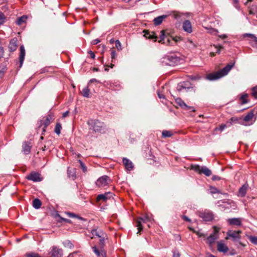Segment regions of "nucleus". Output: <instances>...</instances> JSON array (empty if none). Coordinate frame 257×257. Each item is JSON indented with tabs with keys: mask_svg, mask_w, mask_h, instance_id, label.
I'll return each mask as SVG.
<instances>
[{
	"mask_svg": "<svg viewBox=\"0 0 257 257\" xmlns=\"http://www.w3.org/2000/svg\"><path fill=\"white\" fill-rule=\"evenodd\" d=\"M113 194L111 192H107L104 194H101L97 195L96 201L98 203L100 201L106 202L107 200L110 199L113 197Z\"/></svg>",
	"mask_w": 257,
	"mask_h": 257,
	"instance_id": "obj_10",
	"label": "nucleus"
},
{
	"mask_svg": "<svg viewBox=\"0 0 257 257\" xmlns=\"http://www.w3.org/2000/svg\"><path fill=\"white\" fill-rule=\"evenodd\" d=\"M154 24L158 26L161 24V16L157 17L154 20Z\"/></svg>",
	"mask_w": 257,
	"mask_h": 257,
	"instance_id": "obj_45",
	"label": "nucleus"
},
{
	"mask_svg": "<svg viewBox=\"0 0 257 257\" xmlns=\"http://www.w3.org/2000/svg\"><path fill=\"white\" fill-rule=\"evenodd\" d=\"M248 238L253 244H257V237L253 236H249Z\"/></svg>",
	"mask_w": 257,
	"mask_h": 257,
	"instance_id": "obj_43",
	"label": "nucleus"
},
{
	"mask_svg": "<svg viewBox=\"0 0 257 257\" xmlns=\"http://www.w3.org/2000/svg\"><path fill=\"white\" fill-rule=\"evenodd\" d=\"M169 15H162V22L163 21V20L166 18Z\"/></svg>",
	"mask_w": 257,
	"mask_h": 257,
	"instance_id": "obj_63",
	"label": "nucleus"
},
{
	"mask_svg": "<svg viewBox=\"0 0 257 257\" xmlns=\"http://www.w3.org/2000/svg\"><path fill=\"white\" fill-rule=\"evenodd\" d=\"M248 97L247 94L242 95L240 97L242 104H245L247 102V97Z\"/></svg>",
	"mask_w": 257,
	"mask_h": 257,
	"instance_id": "obj_42",
	"label": "nucleus"
},
{
	"mask_svg": "<svg viewBox=\"0 0 257 257\" xmlns=\"http://www.w3.org/2000/svg\"><path fill=\"white\" fill-rule=\"evenodd\" d=\"M214 46L217 49L216 52L217 54H219L220 52V50L223 49V47L221 45H214Z\"/></svg>",
	"mask_w": 257,
	"mask_h": 257,
	"instance_id": "obj_50",
	"label": "nucleus"
},
{
	"mask_svg": "<svg viewBox=\"0 0 257 257\" xmlns=\"http://www.w3.org/2000/svg\"><path fill=\"white\" fill-rule=\"evenodd\" d=\"M217 248L219 252L224 253L227 252L228 250V247L225 244L221 242H218Z\"/></svg>",
	"mask_w": 257,
	"mask_h": 257,
	"instance_id": "obj_24",
	"label": "nucleus"
},
{
	"mask_svg": "<svg viewBox=\"0 0 257 257\" xmlns=\"http://www.w3.org/2000/svg\"><path fill=\"white\" fill-rule=\"evenodd\" d=\"M87 123L89 127V130H91L95 133H102L105 131L104 123L98 119H89L87 121Z\"/></svg>",
	"mask_w": 257,
	"mask_h": 257,
	"instance_id": "obj_3",
	"label": "nucleus"
},
{
	"mask_svg": "<svg viewBox=\"0 0 257 257\" xmlns=\"http://www.w3.org/2000/svg\"><path fill=\"white\" fill-rule=\"evenodd\" d=\"M122 162L127 170L131 171L133 169L134 166L131 161L126 158H123L122 159Z\"/></svg>",
	"mask_w": 257,
	"mask_h": 257,
	"instance_id": "obj_20",
	"label": "nucleus"
},
{
	"mask_svg": "<svg viewBox=\"0 0 257 257\" xmlns=\"http://www.w3.org/2000/svg\"><path fill=\"white\" fill-rule=\"evenodd\" d=\"M197 215L205 221H211L214 218L213 213L207 210L203 211H199L197 213Z\"/></svg>",
	"mask_w": 257,
	"mask_h": 257,
	"instance_id": "obj_7",
	"label": "nucleus"
},
{
	"mask_svg": "<svg viewBox=\"0 0 257 257\" xmlns=\"http://www.w3.org/2000/svg\"><path fill=\"white\" fill-rule=\"evenodd\" d=\"M63 244L65 246H66V247H68L69 248H71L73 246V244H72V243L69 240H66V241L64 242Z\"/></svg>",
	"mask_w": 257,
	"mask_h": 257,
	"instance_id": "obj_47",
	"label": "nucleus"
},
{
	"mask_svg": "<svg viewBox=\"0 0 257 257\" xmlns=\"http://www.w3.org/2000/svg\"><path fill=\"white\" fill-rule=\"evenodd\" d=\"M108 88L112 90H118L120 89V85L119 84L111 83L109 84Z\"/></svg>",
	"mask_w": 257,
	"mask_h": 257,
	"instance_id": "obj_30",
	"label": "nucleus"
},
{
	"mask_svg": "<svg viewBox=\"0 0 257 257\" xmlns=\"http://www.w3.org/2000/svg\"><path fill=\"white\" fill-rule=\"evenodd\" d=\"M251 95L254 98H257V87H253L252 88Z\"/></svg>",
	"mask_w": 257,
	"mask_h": 257,
	"instance_id": "obj_44",
	"label": "nucleus"
},
{
	"mask_svg": "<svg viewBox=\"0 0 257 257\" xmlns=\"http://www.w3.org/2000/svg\"><path fill=\"white\" fill-rule=\"evenodd\" d=\"M180 86H181L180 87H186L187 90H190V91H192L193 88L192 84L191 83L190 81H185L180 82Z\"/></svg>",
	"mask_w": 257,
	"mask_h": 257,
	"instance_id": "obj_28",
	"label": "nucleus"
},
{
	"mask_svg": "<svg viewBox=\"0 0 257 257\" xmlns=\"http://www.w3.org/2000/svg\"><path fill=\"white\" fill-rule=\"evenodd\" d=\"M191 169L200 174H203L206 176H210L211 174V171L206 166H200L198 165H191Z\"/></svg>",
	"mask_w": 257,
	"mask_h": 257,
	"instance_id": "obj_6",
	"label": "nucleus"
},
{
	"mask_svg": "<svg viewBox=\"0 0 257 257\" xmlns=\"http://www.w3.org/2000/svg\"><path fill=\"white\" fill-rule=\"evenodd\" d=\"M99 42H100V40H98V39H95V40H93L92 41L91 43L93 45H96L97 44H98Z\"/></svg>",
	"mask_w": 257,
	"mask_h": 257,
	"instance_id": "obj_60",
	"label": "nucleus"
},
{
	"mask_svg": "<svg viewBox=\"0 0 257 257\" xmlns=\"http://www.w3.org/2000/svg\"><path fill=\"white\" fill-rule=\"evenodd\" d=\"M91 233H92V235H95L98 237L99 238L106 237V233L104 232L102 229L98 228H93L91 231Z\"/></svg>",
	"mask_w": 257,
	"mask_h": 257,
	"instance_id": "obj_13",
	"label": "nucleus"
},
{
	"mask_svg": "<svg viewBox=\"0 0 257 257\" xmlns=\"http://www.w3.org/2000/svg\"><path fill=\"white\" fill-rule=\"evenodd\" d=\"M173 135V133L171 131L164 130L162 132V136L164 138L170 137Z\"/></svg>",
	"mask_w": 257,
	"mask_h": 257,
	"instance_id": "obj_35",
	"label": "nucleus"
},
{
	"mask_svg": "<svg viewBox=\"0 0 257 257\" xmlns=\"http://www.w3.org/2000/svg\"><path fill=\"white\" fill-rule=\"evenodd\" d=\"M115 47L118 51H120L121 50V45L119 40H117L115 41Z\"/></svg>",
	"mask_w": 257,
	"mask_h": 257,
	"instance_id": "obj_46",
	"label": "nucleus"
},
{
	"mask_svg": "<svg viewBox=\"0 0 257 257\" xmlns=\"http://www.w3.org/2000/svg\"><path fill=\"white\" fill-rule=\"evenodd\" d=\"M218 37L222 39H225L227 37L226 34L218 35Z\"/></svg>",
	"mask_w": 257,
	"mask_h": 257,
	"instance_id": "obj_62",
	"label": "nucleus"
},
{
	"mask_svg": "<svg viewBox=\"0 0 257 257\" xmlns=\"http://www.w3.org/2000/svg\"><path fill=\"white\" fill-rule=\"evenodd\" d=\"M180 253L178 251L175 250L173 252V257H180Z\"/></svg>",
	"mask_w": 257,
	"mask_h": 257,
	"instance_id": "obj_54",
	"label": "nucleus"
},
{
	"mask_svg": "<svg viewBox=\"0 0 257 257\" xmlns=\"http://www.w3.org/2000/svg\"><path fill=\"white\" fill-rule=\"evenodd\" d=\"M239 123V119L236 117H232L228 121L227 124L229 126H231L233 124Z\"/></svg>",
	"mask_w": 257,
	"mask_h": 257,
	"instance_id": "obj_31",
	"label": "nucleus"
},
{
	"mask_svg": "<svg viewBox=\"0 0 257 257\" xmlns=\"http://www.w3.org/2000/svg\"><path fill=\"white\" fill-rule=\"evenodd\" d=\"M253 116V111L251 110L244 116L243 118V120L245 121H249L252 119Z\"/></svg>",
	"mask_w": 257,
	"mask_h": 257,
	"instance_id": "obj_32",
	"label": "nucleus"
},
{
	"mask_svg": "<svg viewBox=\"0 0 257 257\" xmlns=\"http://www.w3.org/2000/svg\"><path fill=\"white\" fill-rule=\"evenodd\" d=\"M26 179L34 182H40L42 180L41 174L38 172H32L26 177Z\"/></svg>",
	"mask_w": 257,
	"mask_h": 257,
	"instance_id": "obj_11",
	"label": "nucleus"
},
{
	"mask_svg": "<svg viewBox=\"0 0 257 257\" xmlns=\"http://www.w3.org/2000/svg\"><path fill=\"white\" fill-rule=\"evenodd\" d=\"M182 218L186 221L190 222L191 221V219L186 216L183 215L182 216Z\"/></svg>",
	"mask_w": 257,
	"mask_h": 257,
	"instance_id": "obj_56",
	"label": "nucleus"
},
{
	"mask_svg": "<svg viewBox=\"0 0 257 257\" xmlns=\"http://www.w3.org/2000/svg\"><path fill=\"white\" fill-rule=\"evenodd\" d=\"M148 220L147 217H139L136 221V226L138 227V232L137 233H140L143 230V223H146Z\"/></svg>",
	"mask_w": 257,
	"mask_h": 257,
	"instance_id": "obj_16",
	"label": "nucleus"
},
{
	"mask_svg": "<svg viewBox=\"0 0 257 257\" xmlns=\"http://www.w3.org/2000/svg\"><path fill=\"white\" fill-rule=\"evenodd\" d=\"M42 205L41 200L38 198H36L33 201V206L35 209H39Z\"/></svg>",
	"mask_w": 257,
	"mask_h": 257,
	"instance_id": "obj_29",
	"label": "nucleus"
},
{
	"mask_svg": "<svg viewBox=\"0 0 257 257\" xmlns=\"http://www.w3.org/2000/svg\"><path fill=\"white\" fill-rule=\"evenodd\" d=\"M78 162L80 164V168L82 170L83 172L84 173H86L87 172L86 166L85 165V164L82 162L81 160H79Z\"/></svg>",
	"mask_w": 257,
	"mask_h": 257,
	"instance_id": "obj_41",
	"label": "nucleus"
},
{
	"mask_svg": "<svg viewBox=\"0 0 257 257\" xmlns=\"http://www.w3.org/2000/svg\"><path fill=\"white\" fill-rule=\"evenodd\" d=\"M107 239V236L106 237H104L103 238H99V248H103L105 245V240Z\"/></svg>",
	"mask_w": 257,
	"mask_h": 257,
	"instance_id": "obj_38",
	"label": "nucleus"
},
{
	"mask_svg": "<svg viewBox=\"0 0 257 257\" xmlns=\"http://www.w3.org/2000/svg\"><path fill=\"white\" fill-rule=\"evenodd\" d=\"M5 16L4 14L2 12H0V25L3 24L5 22Z\"/></svg>",
	"mask_w": 257,
	"mask_h": 257,
	"instance_id": "obj_49",
	"label": "nucleus"
},
{
	"mask_svg": "<svg viewBox=\"0 0 257 257\" xmlns=\"http://www.w3.org/2000/svg\"><path fill=\"white\" fill-rule=\"evenodd\" d=\"M183 30L189 33L192 32V26L191 22L189 20H186L183 24Z\"/></svg>",
	"mask_w": 257,
	"mask_h": 257,
	"instance_id": "obj_22",
	"label": "nucleus"
},
{
	"mask_svg": "<svg viewBox=\"0 0 257 257\" xmlns=\"http://www.w3.org/2000/svg\"><path fill=\"white\" fill-rule=\"evenodd\" d=\"M31 143L29 142H25L22 146V152L25 154H29L31 150Z\"/></svg>",
	"mask_w": 257,
	"mask_h": 257,
	"instance_id": "obj_21",
	"label": "nucleus"
},
{
	"mask_svg": "<svg viewBox=\"0 0 257 257\" xmlns=\"http://www.w3.org/2000/svg\"><path fill=\"white\" fill-rule=\"evenodd\" d=\"M69 111H66V112H64L62 114V117L64 118L67 116L69 115Z\"/></svg>",
	"mask_w": 257,
	"mask_h": 257,
	"instance_id": "obj_61",
	"label": "nucleus"
},
{
	"mask_svg": "<svg viewBox=\"0 0 257 257\" xmlns=\"http://www.w3.org/2000/svg\"><path fill=\"white\" fill-rule=\"evenodd\" d=\"M213 229H214V232L212 234H214L215 235H217V233L219 232V231L220 230V228L218 227H217L216 226H214L213 227Z\"/></svg>",
	"mask_w": 257,
	"mask_h": 257,
	"instance_id": "obj_52",
	"label": "nucleus"
},
{
	"mask_svg": "<svg viewBox=\"0 0 257 257\" xmlns=\"http://www.w3.org/2000/svg\"><path fill=\"white\" fill-rule=\"evenodd\" d=\"M111 180L106 175L99 177L96 182V185L99 187H104L110 183Z\"/></svg>",
	"mask_w": 257,
	"mask_h": 257,
	"instance_id": "obj_8",
	"label": "nucleus"
},
{
	"mask_svg": "<svg viewBox=\"0 0 257 257\" xmlns=\"http://www.w3.org/2000/svg\"><path fill=\"white\" fill-rule=\"evenodd\" d=\"M97 82V83H100L99 81H98L97 80H96V79L95 78H92V79H91L88 83V85L90 84V83H92L93 82Z\"/></svg>",
	"mask_w": 257,
	"mask_h": 257,
	"instance_id": "obj_59",
	"label": "nucleus"
},
{
	"mask_svg": "<svg viewBox=\"0 0 257 257\" xmlns=\"http://www.w3.org/2000/svg\"><path fill=\"white\" fill-rule=\"evenodd\" d=\"M82 95L85 97L88 98L89 97V93H90V90L88 88V87H86L82 89Z\"/></svg>",
	"mask_w": 257,
	"mask_h": 257,
	"instance_id": "obj_34",
	"label": "nucleus"
},
{
	"mask_svg": "<svg viewBox=\"0 0 257 257\" xmlns=\"http://www.w3.org/2000/svg\"><path fill=\"white\" fill-rule=\"evenodd\" d=\"M144 33V36L147 38L151 40H153L154 42L157 41L158 37L156 34L153 31H150L148 30H144L143 31Z\"/></svg>",
	"mask_w": 257,
	"mask_h": 257,
	"instance_id": "obj_15",
	"label": "nucleus"
},
{
	"mask_svg": "<svg viewBox=\"0 0 257 257\" xmlns=\"http://www.w3.org/2000/svg\"><path fill=\"white\" fill-rule=\"evenodd\" d=\"M180 83L178 84L177 86L176 87L177 90L180 92H188L189 91H190V90H187V88H186V87H180Z\"/></svg>",
	"mask_w": 257,
	"mask_h": 257,
	"instance_id": "obj_37",
	"label": "nucleus"
},
{
	"mask_svg": "<svg viewBox=\"0 0 257 257\" xmlns=\"http://www.w3.org/2000/svg\"><path fill=\"white\" fill-rule=\"evenodd\" d=\"M210 190H211V193L212 194L221 193L220 191L215 187H211ZM221 194H223L224 195H227V193H221Z\"/></svg>",
	"mask_w": 257,
	"mask_h": 257,
	"instance_id": "obj_40",
	"label": "nucleus"
},
{
	"mask_svg": "<svg viewBox=\"0 0 257 257\" xmlns=\"http://www.w3.org/2000/svg\"><path fill=\"white\" fill-rule=\"evenodd\" d=\"M75 253H76V252H74L72 253H70V254H69V255H68L67 257H74L73 255H74V254H75Z\"/></svg>",
	"mask_w": 257,
	"mask_h": 257,
	"instance_id": "obj_64",
	"label": "nucleus"
},
{
	"mask_svg": "<svg viewBox=\"0 0 257 257\" xmlns=\"http://www.w3.org/2000/svg\"><path fill=\"white\" fill-rule=\"evenodd\" d=\"M228 127H229L228 126V124L225 123H222L219 125V127L218 128V130H219L220 131H222L224 130L225 128H227Z\"/></svg>",
	"mask_w": 257,
	"mask_h": 257,
	"instance_id": "obj_48",
	"label": "nucleus"
},
{
	"mask_svg": "<svg viewBox=\"0 0 257 257\" xmlns=\"http://www.w3.org/2000/svg\"><path fill=\"white\" fill-rule=\"evenodd\" d=\"M62 128L61 124L60 122H57L55 127L54 132L55 133L57 134L58 135H59L61 133V130Z\"/></svg>",
	"mask_w": 257,
	"mask_h": 257,
	"instance_id": "obj_36",
	"label": "nucleus"
},
{
	"mask_svg": "<svg viewBox=\"0 0 257 257\" xmlns=\"http://www.w3.org/2000/svg\"><path fill=\"white\" fill-rule=\"evenodd\" d=\"M181 59L175 54L166 55L162 58V65L174 66L179 63Z\"/></svg>",
	"mask_w": 257,
	"mask_h": 257,
	"instance_id": "obj_4",
	"label": "nucleus"
},
{
	"mask_svg": "<svg viewBox=\"0 0 257 257\" xmlns=\"http://www.w3.org/2000/svg\"><path fill=\"white\" fill-rule=\"evenodd\" d=\"M92 250L93 252L96 254L97 257H106V252L104 251L103 248L98 249L96 246L92 247Z\"/></svg>",
	"mask_w": 257,
	"mask_h": 257,
	"instance_id": "obj_17",
	"label": "nucleus"
},
{
	"mask_svg": "<svg viewBox=\"0 0 257 257\" xmlns=\"http://www.w3.org/2000/svg\"><path fill=\"white\" fill-rule=\"evenodd\" d=\"M50 257H62L63 250L57 246H53L50 252Z\"/></svg>",
	"mask_w": 257,
	"mask_h": 257,
	"instance_id": "obj_14",
	"label": "nucleus"
},
{
	"mask_svg": "<svg viewBox=\"0 0 257 257\" xmlns=\"http://www.w3.org/2000/svg\"><path fill=\"white\" fill-rule=\"evenodd\" d=\"M227 222L230 225L241 226V219L240 218H232L227 219Z\"/></svg>",
	"mask_w": 257,
	"mask_h": 257,
	"instance_id": "obj_19",
	"label": "nucleus"
},
{
	"mask_svg": "<svg viewBox=\"0 0 257 257\" xmlns=\"http://www.w3.org/2000/svg\"><path fill=\"white\" fill-rule=\"evenodd\" d=\"M67 174L68 177L72 180H74L76 178L75 175V169L74 168H71L68 167L67 168Z\"/></svg>",
	"mask_w": 257,
	"mask_h": 257,
	"instance_id": "obj_26",
	"label": "nucleus"
},
{
	"mask_svg": "<svg viewBox=\"0 0 257 257\" xmlns=\"http://www.w3.org/2000/svg\"><path fill=\"white\" fill-rule=\"evenodd\" d=\"M241 231H233L229 230L227 233V237H226V239H229L231 238L233 241H237L240 238V234L241 233Z\"/></svg>",
	"mask_w": 257,
	"mask_h": 257,
	"instance_id": "obj_9",
	"label": "nucleus"
},
{
	"mask_svg": "<svg viewBox=\"0 0 257 257\" xmlns=\"http://www.w3.org/2000/svg\"><path fill=\"white\" fill-rule=\"evenodd\" d=\"M221 179V177H220L219 176H217V175H213V176H212V180L213 181H218Z\"/></svg>",
	"mask_w": 257,
	"mask_h": 257,
	"instance_id": "obj_53",
	"label": "nucleus"
},
{
	"mask_svg": "<svg viewBox=\"0 0 257 257\" xmlns=\"http://www.w3.org/2000/svg\"><path fill=\"white\" fill-rule=\"evenodd\" d=\"M110 51H111L110 54H111V62H114L113 60L115 59V58H116L117 54L116 53V51L115 50L114 48H113L110 50Z\"/></svg>",
	"mask_w": 257,
	"mask_h": 257,
	"instance_id": "obj_39",
	"label": "nucleus"
},
{
	"mask_svg": "<svg viewBox=\"0 0 257 257\" xmlns=\"http://www.w3.org/2000/svg\"><path fill=\"white\" fill-rule=\"evenodd\" d=\"M67 214L70 217H77V216L76 214H75L74 213H73L67 212Z\"/></svg>",
	"mask_w": 257,
	"mask_h": 257,
	"instance_id": "obj_57",
	"label": "nucleus"
},
{
	"mask_svg": "<svg viewBox=\"0 0 257 257\" xmlns=\"http://www.w3.org/2000/svg\"><path fill=\"white\" fill-rule=\"evenodd\" d=\"M218 237L217 235L214 234H211L206 239V242L210 245H211L217 239Z\"/></svg>",
	"mask_w": 257,
	"mask_h": 257,
	"instance_id": "obj_27",
	"label": "nucleus"
},
{
	"mask_svg": "<svg viewBox=\"0 0 257 257\" xmlns=\"http://www.w3.org/2000/svg\"><path fill=\"white\" fill-rule=\"evenodd\" d=\"M88 53L90 54V57L92 59H94L95 58V55L94 53L92 51H88Z\"/></svg>",
	"mask_w": 257,
	"mask_h": 257,
	"instance_id": "obj_58",
	"label": "nucleus"
},
{
	"mask_svg": "<svg viewBox=\"0 0 257 257\" xmlns=\"http://www.w3.org/2000/svg\"><path fill=\"white\" fill-rule=\"evenodd\" d=\"M162 44H165L167 45H174L177 44L179 42L182 40L181 37L172 36L170 35L171 31L162 30Z\"/></svg>",
	"mask_w": 257,
	"mask_h": 257,
	"instance_id": "obj_1",
	"label": "nucleus"
},
{
	"mask_svg": "<svg viewBox=\"0 0 257 257\" xmlns=\"http://www.w3.org/2000/svg\"><path fill=\"white\" fill-rule=\"evenodd\" d=\"M27 19V16H23L18 18L16 23L18 25H21L26 22V20Z\"/></svg>",
	"mask_w": 257,
	"mask_h": 257,
	"instance_id": "obj_33",
	"label": "nucleus"
},
{
	"mask_svg": "<svg viewBox=\"0 0 257 257\" xmlns=\"http://www.w3.org/2000/svg\"><path fill=\"white\" fill-rule=\"evenodd\" d=\"M181 14L179 13L175 12L174 14V18L176 19H179L180 17H181Z\"/></svg>",
	"mask_w": 257,
	"mask_h": 257,
	"instance_id": "obj_55",
	"label": "nucleus"
},
{
	"mask_svg": "<svg viewBox=\"0 0 257 257\" xmlns=\"http://www.w3.org/2000/svg\"><path fill=\"white\" fill-rule=\"evenodd\" d=\"M54 120V115L52 112L49 111L48 115L43 117L42 120L40 121L39 128L44 126L43 128V134L46 132V129L51 122Z\"/></svg>",
	"mask_w": 257,
	"mask_h": 257,
	"instance_id": "obj_5",
	"label": "nucleus"
},
{
	"mask_svg": "<svg viewBox=\"0 0 257 257\" xmlns=\"http://www.w3.org/2000/svg\"><path fill=\"white\" fill-rule=\"evenodd\" d=\"M4 55V48L2 46V43L0 44V58H3Z\"/></svg>",
	"mask_w": 257,
	"mask_h": 257,
	"instance_id": "obj_51",
	"label": "nucleus"
},
{
	"mask_svg": "<svg viewBox=\"0 0 257 257\" xmlns=\"http://www.w3.org/2000/svg\"><path fill=\"white\" fill-rule=\"evenodd\" d=\"M175 102L178 105L184 110H190L193 112L195 111V109L193 107L187 105L181 98L176 99Z\"/></svg>",
	"mask_w": 257,
	"mask_h": 257,
	"instance_id": "obj_12",
	"label": "nucleus"
},
{
	"mask_svg": "<svg viewBox=\"0 0 257 257\" xmlns=\"http://www.w3.org/2000/svg\"><path fill=\"white\" fill-rule=\"evenodd\" d=\"M248 187V185L247 184H243L241 187H240L238 191V196L240 197L245 196L247 188Z\"/></svg>",
	"mask_w": 257,
	"mask_h": 257,
	"instance_id": "obj_23",
	"label": "nucleus"
},
{
	"mask_svg": "<svg viewBox=\"0 0 257 257\" xmlns=\"http://www.w3.org/2000/svg\"><path fill=\"white\" fill-rule=\"evenodd\" d=\"M20 56H19V62H20V66L19 68H21L24 61L25 59V49L24 48V46L23 45H22L20 46Z\"/></svg>",
	"mask_w": 257,
	"mask_h": 257,
	"instance_id": "obj_18",
	"label": "nucleus"
},
{
	"mask_svg": "<svg viewBox=\"0 0 257 257\" xmlns=\"http://www.w3.org/2000/svg\"><path fill=\"white\" fill-rule=\"evenodd\" d=\"M18 45L17 44V40L15 39H13L11 40L9 45V48L11 52L15 51L17 48Z\"/></svg>",
	"mask_w": 257,
	"mask_h": 257,
	"instance_id": "obj_25",
	"label": "nucleus"
},
{
	"mask_svg": "<svg viewBox=\"0 0 257 257\" xmlns=\"http://www.w3.org/2000/svg\"><path fill=\"white\" fill-rule=\"evenodd\" d=\"M234 63L235 62L228 64L221 70L215 73L208 74L206 76L207 79L210 81L216 80L227 75L233 67Z\"/></svg>",
	"mask_w": 257,
	"mask_h": 257,
	"instance_id": "obj_2",
	"label": "nucleus"
}]
</instances>
